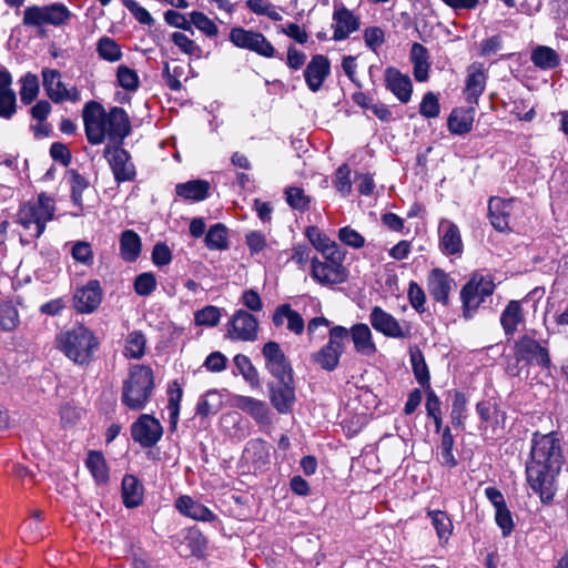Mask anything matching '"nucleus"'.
<instances>
[{
	"instance_id": "bb28decb",
	"label": "nucleus",
	"mask_w": 568,
	"mask_h": 568,
	"mask_svg": "<svg viewBox=\"0 0 568 568\" xmlns=\"http://www.w3.org/2000/svg\"><path fill=\"white\" fill-rule=\"evenodd\" d=\"M440 248L446 255H455L462 252L463 241L458 226L449 220L439 223Z\"/></svg>"
},
{
	"instance_id": "ea45409f",
	"label": "nucleus",
	"mask_w": 568,
	"mask_h": 568,
	"mask_svg": "<svg viewBox=\"0 0 568 568\" xmlns=\"http://www.w3.org/2000/svg\"><path fill=\"white\" fill-rule=\"evenodd\" d=\"M146 338L140 331L129 333L125 338L124 356L128 358L139 359L145 353Z\"/></svg>"
},
{
	"instance_id": "1a4fd4ad",
	"label": "nucleus",
	"mask_w": 568,
	"mask_h": 568,
	"mask_svg": "<svg viewBox=\"0 0 568 568\" xmlns=\"http://www.w3.org/2000/svg\"><path fill=\"white\" fill-rule=\"evenodd\" d=\"M495 291V283L489 275L475 273L460 291L464 316L470 317L487 296Z\"/></svg>"
},
{
	"instance_id": "7c9ffc66",
	"label": "nucleus",
	"mask_w": 568,
	"mask_h": 568,
	"mask_svg": "<svg viewBox=\"0 0 568 568\" xmlns=\"http://www.w3.org/2000/svg\"><path fill=\"white\" fill-rule=\"evenodd\" d=\"M410 61L414 65L413 74L415 80L418 82L427 81L430 63L426 47L414 42L410 49Z\"/></svg>"
},
{
	"instance_id": "412c9836",
	"label": "nucleus",
	"mask_w": 568,
	"mask_h": 568,
	"mask_svg": "<svg viewBox=\"0 0 568 568\" xmlns=\"http://www.w3.org/2000/svg\"><path fill=\"white\" fill-rule=\"evenodd\" d=\"M270 400L280 414H287L295 403V387L292 379L277 381L270 384Z\"/></svg>"
},
{
	"instance_id": "9b49d317",
	"label": "nucleus",
	"mask_w": 568,
	"mask_h": 568,
	"mask_svg": "<svg viewBox=\"0 0 568 568\" xmlns=\"http://www.w3.org/2000/svg\"><path fill=\"white\" fill-rule=\"evenodd\" d=\"M42 84L47 97L54 103L63 101L79 102L81 99L80 91L77 87L67 88L61 80L59 70L43 68L41 71Z\"/></svg>"
},
{
	"instance_id": "a19ab883",
	"label": "nucleus",
	"mask_w": 568,
	"mask_h": 568,
	"mask_svg": "<svg viewBox=\"0 0 568 568\" xmlns=\"http://www.w3.org/2000/svg\"><path fill=\"white\" fill-rule=\"evenodd\" d=\"M97 52L100 59L108 62H116L122 58L120 45L110 37H102L98 40Z\"/></svg>"
},
{
	"instance_id": "bf43d9fd",
	"label": "nucleus",
	"mask_w": 568,
	"mask_h": 568,
	"mask_svg": "<svg viewBox=\"0 0 568 568\" xmlns=\"http://www.w3.org/2000/svg\"><path fill=\"white\" fill-rule=\"evenodd\" d=\"M19 315L16 307L9 303H0V328L3 331H12L17 327Z\"/></svg>"
},
{
	"instance_id": "cd10ccee",
	"label": "nucleus",
	"mask_w": 568,
	"mask_h": 568,
	"mask_svg": "<svg viewBox=\"0 0 568 568\" xmlns=\"http://www.w3.org/2000/svg\"><path fill=\"white\" fill-rule=\"evenodd\" d=\"M232 400L234 407L250 414L257 423L270 422V409L265 402L243 395H235Z\"/></svg>"
},
{
	"instance_id": "603ef678",
	"label": "nucleus",
	"mask_w": 568,
	"mask_h": 568,
	"mask_svg": "<svg viewBox=\"0 0 568 568\" xmlns=\"http://www.w3.org/2000/svg\"><path fill=\"white\" fill-rule=\"evenodd\" d=\"M220 406V395L215 390H210L200 398L196 405V414L202 417H207L211 414L217 413Z\"/></svg>"
},
{
	"instance_id": "f03ea898",
	"label": "nucleus",
	"mask_w": 568,
	"mask_h": 568,
	"mask_svg": "<svg viewBox=\"0 0 568 568\" xmlns=\"http://www.w3.org/2000/svg\"><path fill=\"white\" fill-rule=\"evenodd\" d=\"M84 131L88 141L99 145L109 139L121 144L131 133V122L128 113L120 106H113L109 112L97 101H89L82 110Z\"/></svg>"
},
{
	"instance_id": "09e8293b",
	"label": "nucleus",
	"mask_w": 568,
	"mask_h": 568,
	"mask_svg": "<svg viewBox=\"0 0 568 568\" xmlns=\"http://www.w3.org/2000/svg\"><path fill=\"white\" fill-rule=\"evenodd\" d=\"M69 183L71 187V200L80 211L83 209L82 193L89 186V182L77 171L72 170L69 172Z\"/></svg>"
},
{
	"instance_id": "58836bf2",
	"label": "nucleus",
	"mask_w": 568,
	"mask_h": 568,
	"mask_svg": "<svg viewBox=\"0 0 568 568\" xmlns=\"http://www.w3.org/2000/svg\"><path fill=\"white\" fill-rule=\"evenodd\" d=\"M205 245L212 251H224L229 248L227 227L222 223L212 225L204 239Z\"/></svg>"
},
{
	"instance_id": "20e7f679",
	"label": "nucleus",
	"mask_w": 568,
	"mask_h": 568,
	"mask_svg": "<svg viewBox=\"0 0 568 568\" xmlns=\"http://www.w3.org/2000/svg\"><path fill=\"white\" fill-rule=\"evenodd\" d=\"M61 352L73 363L87 366L93 359L99 341L88 327L80 325L58 336Z\"/></svg>"
},
{
	"instance_id": "aec40b11",
	"label": "nucleus",
	"mask_w": 568,
	"mask_h": 568,
	"mask_svg": "<svg viewBox=\"0 0 568 568\" xmlns=\"http://www.w3.org/2000/svg\"><path fill=\"white\" fill-rule=\"evenodd\" d=\"M331 73V63L327 57L315 54L304 70V79L312 92H318Z\"/></svg>"
},
{
	"instance_id": "37998d69",
	"label": "nucleus",
	"mask_w": 568,
	"mask_h": 568,
	"mask_svg": "<svg viewBox=\"0 0 568 568\" xmlns=\"http://www.w3.org/2000/svg\"><path fill=\"white\" fill-rule=\"evenodd\" d=\"M20 99L26 105L32 103L39 94L40 84L36 74L28 72L21 78Z\"/></svg>"
},
{
	"instance_id": "7ed1b4c3",
	"label": "nucleus",
	"mask_w": 568,
	"mask_h": 568,
	"mask_svg": "<svg viewBox=\"0 0 568 568\" xmlns=\"http://www.w3.org/2000/svg\"><path fill=\"white\" fill-rule=\"evenodd\" d=\"M155 388L153 369L143 364L129 367L128 376L122 382L121 403L129 410H143L151 402Z\"/></svg>"
},
{
	"instance_id": "f704fd0d",
	"label": "nucleus",
	"mask_w": 568,
	"mask_h": 568,
	"mask_svg": "<svg viewBox=\"0 0 568 568\" xmlns=\"http://www.w3.org/2000/svg\"><path fill=\"white\" fill-rule=\"evenodd\" d=\"M122 498L128 508L138 507L142 503L143 488L133 475H125L122 479Z\"/></svg>"
},
{
	"instance_id": "72a5a7b5",
	"label": "nucleus",
	"mask_w": 568,
	"mask_h": 568,
	"mask_svg": "<svg viewBox=\"0 0 568 568\" xmlns=\"http://www.w3.org/2000/svg\"><path fill=\"white\" fill-rule=\"evenodd\" d=\"M532 64L540 70H552L560 64V55L547 45H537L530 54Z\"/></svg>"
},
{
	"instance_id": "423d86ee",
	"label": "nucleus",
	"mask_w": 568,
	"mask_h": 568,
	"mask_svg": "<svg viewBox=\"0 0 568 568\" xmlns=\"http://www.w3.org/2000/svg\"><path fill=\"white\" fill-rule=\"evenodd\" d=\"M345 254L335 251L332 254L323 255L322 258H311V276L322 286L334 287L343 284L348 277V271L343 262Z\"/></svg>"
},
{
	"instance_id": "473e14b6",
	"label": "nucleus",
	"mask_w": 568,
	"mask_h": 568,
	"mask_svg": "<svg viewBox=\"0 0 568 568\" xmlns=\"http://www.w3.org/2000/svg\"><path fill=\"white\" fill-rule=\"evenodd\" d=\"M141 239L136 232L125 230L120 236V255L125 262H134L140 256Z\"/></svg>"
},
{
	"instance_id": "79ce46f5",
	"label": "nucleus",
	"mask_w": 568,
	"mask_h": 568,
	"mask_svg": "<svg viewBox=\"0 0 568 568\" xmlns=\"http://www.w3.org/2000/svg\"><path fill=\"white\" fill-rule=\"evenodd\" d=\"M287 204L296 211L305 212L310 209L312 197L307 195L304 189L298 186H288L284 191Z\"/></svg>"
},
{
	"instance_id": "4c0bfd02",
	"label": "nucleus",
	"mask_w": 568,
	"mask_h": 568,
	"mask_svg": "<svg viewBox=\"0 0 568 568\" xmlns=\"http://www.w3.org/2000/svg\"><path fill=\"white\" fill-rule=\"evenodd\" d=\"M306 236L311 244L323 255L332 254L335 251H342L339 245L323 234L316 226L306 229Z\"/></svg>"
},
{
	"instance_id": "5701e85b",
	"label": "nucleus",
	"mask_w": 568,
	"mask_h": 568,
	"mask_svg": "<svg viewBox=\"0 0 568 568\" xmlns=\"http://www.w3.org/2000/svg\"><path fill=\"white\" fill-rule=\"evenodd\" d=\"M385 87L402 103H408L413 93V83L407 74L402 73L394 67H388L384 71Z\"/></svg>"
},
{
	"instance_id": "5fc2aeb1",
	"label": "nucleus",
	"mask_w": 568,
	"mask_h": 568,
	"mask_svg": "<svg viewBox=\"0 0 568 568\" xmlns=\"http://www.w3.org/2000/svg\"><path fill=\"white\" fill-rule=\"evenodd\" d=\"M453 447H454V437L450 433L449 427H446L442 435L440 456H442V464L449 468H453L457 465V460L453 454Z\"/></svg>"
},
{
	"instance_id": "c9c22d12",
	"label": "nucleus",
	"mask_w": 568,
	"mask_h": 568,
	"mask_svg": "<svg viewBox=\"0 0 568 568\" xmlns=\"http://www.w3.org/2000/svg\"><path fill=\"white\" fill-rule=\"evenodd\" d=\"M409 357L416 381L424 388H429L430 375L424 354L420 351V348H418L417 346H412L409 348Z\"/></svg>"
},
{
	"instance_id": "0eeeda50",
	"label": "nucleus",
	"mask_w": 568,
	"mask_h": 568,
	"mask_svg": "<svg viewBox=\"0 0 568 568\" xmlns=\"http://www.w3.org/2000/svg\"><path fill=\"white\" fill-rule=\"evenodd\" d=\"M347 339L348 329L346 327L342 325L333 326L328 333V342L311 355L313 363L324 371L333 372L339 364Z\"/></svg>"
},
{
	"instance_id": "f8f14e48",
	"label": "nucleus",
	"mask_w": 568,
	"mask_h": 568,
	"mask_svg": "<svg viewBox=\"0 0 568 568\" xmlns=\"http://www.w3.org/2000/svg\"><path fill=\"white\" fill-rule=\"evenodd\" d=\"M257 335V318L247 311L237 310L227 323L226 337L233 341L254 342Z\"/></svg>"
},
{
	"instance_id": "9d476101",
	"label": "nucleus",
	"mask_w": 568,
	"mask_h": 568,
	"mask_svg": "<svg viewBox=\"0 0 568 568\" xmlns=\"http://www.w3.org/2000/svg\"><path fill=\"white\" fill-rule=\"evenodd\" d=\"M514 354L518 363L524 362L526 365L549 368L551 364L547 342H538L529 334L520 336L515 342Z\"/></svg>"
},
{
	"instance_id": "a211bd4d",
	"label": "nucleus",
	"mask_w": 568,
	"mask_h": 568,
	"mask_svg": "<svg viewBox=\"0 0 568 568\" xmlns=\"http://www.w3.org/2000/svg\"><path fill=\"white\" fill-rule=\"evenodd\" d=\"M102 288L97 280L89 281L87 285L75 291L73 296L74 308L82 314L94 312L102 301Z\"/></svg>"
},
{
	"instance_id": "dca6fc26",
	"label": "nucleus",
	"mask_w": 568,
	"mask_h": 568,
	"mask_svg": "<svg viewBox=\"0 0 568 568\" xmlns=\"http://www.w3.org/2000/svg\"><path fill=\"white\" fill-rule=\"evenodd\" d=\"M372 327L390 338H405L409 335V328H404L399 322L381 306H374L369 314Z\"/></svg>"
},
{
	"instance_id": "774afa93",
	"label": "nucleus",
	"mask_w": 568,
	"mask_h": 568,
	"mask_svg": "<svg viewBox=\"0 0 568 568\" xmlns=\"http://www.w3.org/2000/svg\"><path fill=\"white\" fill-rule=\"evenodd\" d=\"M338 239L353 248H361L365 244L364 237L354 229L344 226L338 231Z\"/></svg>"
},
{
	"instance_id": "4468645a",
	"label": "nucleus",
	"mask_w": 568,
	"mask_h": 568,
	"mask_svg": "<svg viewBox=\"0 0 568 568\" xmlns=\"http://www.w3.org/2000/svg\"><path fill=\"white\" fill-rule=\"evenodd\" d=\"M162 435L163 427L161 423L149 414H142L131 425L132 439L144 448H150L156 445Z\"/></svg>"
},
{
	"instance_id": "e2e57ef3",
	"label": "nucleus",
	"mask_w": 568,
	"mask_h": 568,
	"mask_svg": "<svg viewBox=\"0 0 568 568\" xmlns=\"http://www.w3.org/2000/svg\"><path fill=\"white\" fill-rule=\"evenodd\" d=\"M440 106L438 98L433 92H427L420 102L419 113L427 119L437 118L439 115Z\"/></svg>"
},
{
	"instance_id": "338daca9",
	"label": "nucleus",
	"mask_w": 568,
	"mask_h": 568,
	"mask_svg": "<svg viewBox=\"0 0 568 568\" xmlns=\"http://www.w3.org/2000/svg\"><path fill=\"white\" fill-rule=\"evenodd\" d=\"M495 520L498 527L501 529L504 537L509 536L514 530L515 525L513 516L507 505L495 510Z\"/></svg>"
},
{
	"instance_id": "c85d7f7f",
	"label": "nucleus",
	"mask_w": 568,
	"mask_h": 568,
	"mask_svg": "<svg viewBox=\"0 0 568 568\" xmlns=\"http://www.w3.org/2000/svg\"><path fill=\"white\" fill-rule=\"evenodd\" d=\"M525 315L519 301H510L500 315V324L506 335L513 336L518 326L524 323Z\"/></svg>"
},
{
	"instance_id": "f3484780",
	"label": "nucleus",
	"mask_w": 568,
	"mask_h": 568,
	"mask_svg": "<svg viewBox=\"0 0 568 568\" xmlns=\"http://www.w3.org/2000/svg\"><path fill=\"white\" fill-rule=\"evenodd\" d=\"M515 199H501L493 196L488 202V216L491 225L499 232H506L510 229V217L516 205Z\"/></svg>"
},
{
	"instance_id": "2f4dec72",
	"label": "nucleus",
	"mask_w": 568,
	"mask_h": 568,
	"mask_svg": "<svg viewBox=\"0 0 568 568\" xmlns=\"http://www.w3.org/2000/svg\"><path fill=\"white\" fill-rule=\"evenodd\" d=\"M209 191L210 183L205 180H191L185 183H179L175 186V192L180 197L194 202L205 200Z\"/></svg>"
},
{
	"instance_id": "ddd939ff",
	"label": "nucleus",
	"mask_w": 568,
	"mask_h": 568,
	"mask_svg": "<svg viewBox=\"0 0 568 568\" xmlns=\"http://www.w3.org/2000/svg\"><path fill=\"white\" fill-rule=\"evenodd\" d=\"M118 183L133 181L136 172L130 153L120 145L105 146L103 151Z\"/></svg>"
},
{
	"instance_id": "a18cd8bd",
	"label": "nucleus",
	"mask_w": 568,
	"mask_h": 568,
	"mask_svg": "<svg viewBox=\"0 0 568 568\" xmlns=\"http://www.w3.org/2000/svg\"><path fill=\"white\" fill-rule=\"evenodd\" d=\"M427 516L432 519V524L439 539H447L452 535L453 524L445 511L428 510Z\"/></svg>"
},
{
	"instance_id": "6e6d98bb",
	"label": "nucleus",
	"mask_w": 568,
	"mask_h": 568,
	"mask_svg": "<svg viewBox=\"0 0 568 568\" xmlns=\"http://www.w3.org/2000/svg\"><path fill=\"white\" fill-rule=\"evenodd\" d=\"M172 42L180 49V51L187 55L201 57L202 49L192 39L182 32H173L171 34Z\"/></svg>"
},
{
	"instance_id": "de8ad7c7",
	"label": "nucleus",
	"mask_w": 568,
	"mask_h": 568,
	"mask_svg": "<svg viewBox=\"0 0 568 568\" xmlns=\"http://www.w3.org/2000/svg\"><path fill=\"white\" fill-rule=\"evenodd\" d=\"M234 365L243 378L248 382L252 386H258V373L252 364L251 359L243 354H237L234 357Z\"/></svg>"
},
{
	"instance_id": "c03bdc74",
	"label": "nucleus",
	"mask_w": 568,
	"mask_h": 568,
	"mask_svg": "<svg viewBox=\"0 0 568 568\" xmlns=\"http://www.w3.org/2000/svg\"><path fill=\"white\" fill-rule=\"evenodd\" d=\"M476 412L480 417L481 426L480 428L486 429L488 426H494L498 424V417L500 410L495 402L491 400H481L476 405Z\"/></svg>"
},
{
	"instance_id": "4be33fe9",
	"label": "nucleus",
	"mask_w": 568,
	"mask_h": 568,
	"mask_svg": "<svg viewBox=\"0 0 568 568\" xmlns=\"http://www.w3.org/2000/svg\"><path fill=\"white\" fill-rule=\"evenodd\" d=\"M455 286L454 280L442 268H433L427 276V291L438 303L447 305Z\"/></svg>"
},
{
	"instance_id": "052dcab7",
	"label": "nucleus",
	"mask_w": 568,
	"mask_h": 568,
	"mask_svg": "<svg viewBox=\"0 0 568 568\" xmlns=\"http://www.w3.org/2000/svg\"><path fill=\"white\" fill-rule=\"evenodd\" d=\"M182 394V388L179 386L176 382H173L172 386L170 387V398L168 404L170 420L173 426L176 425L179 419Z\"/></svg>"
},
{
	"instance_id": "680f3d73",
	"label": "nucleus",
	"mask_w": 568,
	"mask_h": 568,
	"mask_svg": "<svg viewBox=\"0 0 568 568\" xmlns=\"http://www.w3.org/2000/svg\"><path fill=\"white\" fill-rule=\"evenodd\" d=\"M156 287L154 274L150 272L142 273L134 281V291L140 296L150 295Z\"/></svg>"
},
{
	"instance_id": "69168bd1",
	"label": "nucleus",
	"mask_w": 568,
	"mask_h": 568,
	"mask_svg": "<svg viewBox=\"0 0 568 568\" xmlns=\"http://www.w3.org/2000/svg\"><path fill=\"white\" fill-rule=\"evenodd\" d=\"M17 111V97L16 92L0 93V118L11 119Z\"/></svg>"
},
{
	"instance_id": "6e6552de",
	"label": "nucleus",
	"mask_w": 568,
	"mask_h": 568,
	"mask_svg": "<svg viewBox=\"0 0 568 568\" xmlns=\"http://www.w3.org/2000/svg\"><path fill=\"white\" fill-rule=\"evenodd\" d=\"M72 13L63 3H51L48 6H29L23 11L22 22L27 27L65 24Z\"/></svg>"
},
{
	"instance_id": "c756f323",
	"label": "nucleus",
	"mask_w": 568,
	"mask_h": 568,
	"mask_svg": "<svg viewBox=\"0 0 568 568\" xmlns=\"http://www.w3.org/2000/svg\"><path fill=\"white\" fill-rule=\"evenodd\" d=\"M175 507L181 514L196 520L212 521L215 518V515L209 508L189 496L179 497Z\"/></svg>"
},
{
	"instance_id": "864d4df0",
	"label": "nucleus",
	"mask_w": 568,
	"mask_h": 568,
	"mask_svg": "<svg viewBox=\"0 0 568 568\" xmlns=\"http://www.w3.org/2000/svg\"><path fill=\"white\" fill-rule=\"evenodd\" d=\"M191 27L195 26L201 32L209 38H214L219 34V28L206 14L201 11H193L190 13Z\"/></svg>"
},
{
	"instance_id": "39448f33",
	"label": "nucleus",
	"mask_w": 568,
	"mask_h": 568,
	"mask_svg": "<svg viewBox=\"0 0 568 568\" xmlns=\"http://www.w3.org/2000/svg\"><path fill=\"white\" fill-rule=\"evenodd\" d=\"M55 202L47 193H40L37 201L23 203L18 211V223L34 239L45 231L47 223L54 219Z\"/></svg>"
},
{
	"instance_id": "13d9d810",
	"label": "nucleus",
	"mask_w": 568,
	"mask_h": 568,
	"mask_svg": "<svg viewBox=\"0 0 568 568\" xmlns=\"http://www.w3.org/2000/svg\"><path fill=\"white\" fill-rule=\"evenodd\" d=\"M221 320L220 308L216 306H205L194 314L195 324L199 326H216Z\"/></svg>"
},
{
	"instance_id": "393cba45",
	"label": "nucleus",
	"mask_w": 568,
	"mask_h": 568,
	"mask_svg": "<svg viewBox=\"0 0 568 568\" xmlns=\"http://www.w3.org/2000/svg\"><path fill=\"white\" fill-rule=\"evenodd\" d=\"M272 323L276 328L286 323V328L294 335H302L305 329V323L302 315L294 311L288 303L276 306L272 315Z\"/></svg>"
},
{
	"instance_id": "f257e3e1",
	"label": "nucleus",
	"mask_w": 568,
	"mask_h": 568,
	"mask_svg": "<svg viewBox=\"0 0 568 568\" xmlns=\"http://www.w3.org/2000/svg\"><path fill=\"white\" fill-rule=\"evenodd\" d=\"M562 465V452L555 433H535L531 439L530 460L526 466L527 480L541 498L552 495V483Z\"/></svg>"
},
{
	"instance_id": "49530a36",
	"label": "nucleus",
	"mask_w": 568,
	"mask_h": 568,
	"mask_svg": "<svg viewBox=\"0 0 568 568\" xmlns=\"http://www.w3.org/2000/svg\"><path fill=\"white\" fill-rule=\"evenodd\" d=\"M448 130L453 134H465L471 130L473 119L465 112L454 110L447 121Z\"/></svg>"
},
{
	"instance_id": "0e129e2a",
	"label": "nucleus",
	"mask_w": 568,
	"mask_h": 568,
	"mask_svg": "<svg viewBox=\"0 0 568 568\" xmlns=\"http://www.w3.org/2000/svg\"><path fill=\"white\" fill-rule=\"evenodd\" d=\"M334 185H335V189L344 196H346L351 193V190H352L351 170L346 164L341 165L336 170Z\"/></svg>"
},
{
	"instance_id": "4d7b16f0",
	"label": "nucleus",
	"mask_w": 568,
	"mask_h": 568,
	"mask_svg": "<svg viewBox=\"0 0 568 568\" xmlns=\"http://www.w3.org/2000/svg\"><path fill=\"white\" fill-rule=\"evenodd\" d=\"M116 80L119 85L126 91H135L139 88L138 73L126 65L122 64L118 67Z\"/></svg>"
},
{
	"instance_id": "3c124183",
	"label": "nucleus",
	"mask_w": 568,
	"mask_h": 568,
	"mask_svg": "<svg viewBox=\"0 0 568 568\" xmlns=\"http://www.w3.org/2000/svg\"><path fill=\"white\" fill-rule=\"evenodd\" d=\"M258 33L242 27H235L230 31V41L240 49L251 50Z\"/></svg>"
},
{
	"instance_id": "e433bc0d",
	"label": "nucleus",
	"mask_w": 568,
	"mask_h": 568,
	"mask_svg": "<svg viewBox=\"0 0 568 568\" xmlns=\"http://www.w3.org/2000/svg\"><path fill=\"white\" fill-rule=\"evenodd\" d=\"M85 465L98 484H105L109 480V468L101 452L90 450Z\"/></svg>"
},
{
	"instance_id": "6ab92c4d",
	"label": "nucleus",
	"mask_w": 568,
	"mask_h": 568,
	"mask_svg": "<svg viewBox=\"0 0 568 568\" xmlns=\"http://www.w3.org/2000/svg\"><path fill=\"white\" fill-rule=\"evenodd\" d=\"M488 74L481 62H473L467 68L464 94L469 103H477L486 89Z\"/></svg>"
},
{
	"instance_id": "b1692460",
	"label": "nucleus",
	"mask_w": 568,
	"mask_h": 568,
	"mask_svg": "<svg viewBox=\"0 0 568 568\" xmlns=\"http://www.w3.org/2000/svg\"><path fill=\"white\" fill-rule=\"evenodd\" d=\"M359 18L344 6L335 7L333 13V39L335 41L345 40L353 32L359 29Z\"/></svg>"
},
{
	"instance_id": "8fccbe9b",
	"label": "nucleus",
	"mask_w": 568,
	"mask_h": 568,
	"mask_svg": "<svg viewBox=\"0 0 568 568\" xmlns=\"http://www.w3.org/2000/svg\"><path fill=\"white\" fill-rule=\"evenodd\" d=\"M467 417V399L466 396L456 392L454 394L450 420L453 426L464 428L465 419Z\"/></svg>"
},
{
	"instance_id": "a878e982",
	"label": "nucleus",
	"mask_w": 568,
	"mask_h": 568,
	"mask_svg": "<svg viewBox=\"0 0 568 568\" xmlns=\"http://www.w3.org/2000/svg\"><path fill=\"white\" fill-rule=\"evenodd\" d=\"M351 336L354 349L364 356H373L377 352L376 344L373 339V334L367 324L357 323L348 329V337Z\"/></svg>"
},
{
	"instance_id": "2eb2a0df",
	"label": "nucleus",
	"mask_w": 568,
	"mask_h": 568,
	"mask_svg": "<svg viewBox=\"0 0 568 568\" xmlns=\"http://www.w3.org/2000/svg\"><path fill=\"white\" fill-rule=\"evenodd\" d=\"M262 355L266 369L277 381L292 379V366L277 342L270 341L264 344Z\"/></svg>"
}]
</instances>
